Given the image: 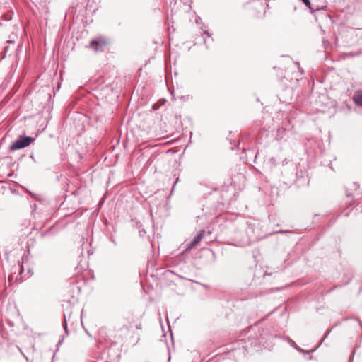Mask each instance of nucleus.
Returning a JSON list of instances; mask_svg holds the SVG:
<instances>
[{
  "instance_id": "1",
  "label": "nucleus",
  "mask_w": 362,
  "mask_h": 362,
  "mask_svg": "<svg viewBox=\"0 0 362 362\" xmlns=\"http://www.w3.org/2000/svg\"><path fill=\"white\" fill-rule=\"evenodd\" d=\"M32 141L33 139L30 136H20L18 139L11 144L10 148L11 150L23 148L28 146Z\"/></svg>"
},
{
  "instance_id": "2",
  "label": "nucleus",
  "mask_w": 362,
  "mask_h": 362,
  "mask_svg": "<svg viewBox=\"0 0 362 362\" xmlns=\"http://www.w3.org/2000/svg\"><path fill=\"white\" fill-rule=\"evenodd\" d=\"M111 349H104L100 356L91 361V362H114L115 361V357L110 356Z\"/></svg>"
},
{
  "instance_id": "3",
  "label": "nucleus",
  "mask_w": 362,
  "mask_h": 362,
  "mask_svg": "<svg viewBox=\"0 0 362 362\" xmlns=\"http://www.w3.org/2000/svg\"><path fill=\"white\" fill-rule=\"evenodd\" d=\"M106 45V42L102 40H93L90 42V47L96 52L103 51Z\"/></svg>"
},
{
  "instance_id": "4",
  "label": "nucleus",
  "mask_w": 362,
  "mask_h": 362,
  "mask_svg": "<svg viewBox=\"0 0 362 362\" xmlns=\"http://www.w3.org/2000/svg\"><path fill=\"white\" fill-rule=\"evenodd\" d=\"M204 230H201L199 234L194 237L193 240L187 245V250H191L194 247L197 246L202 240L204 235Z\"/></svg>"
},
{
  "instance_id": "5",
  "label": "nucleus",
  "mask_w": 362,
  "mask_h": 362,
  "mask_svg": "<svg viewBox=\"0 0 362 362\" xmlns=\"http://www.w3.org/2000/svg\"><path fill=\"white\" fill-rule=\"evenodd\" d=\"M353 100L356 105L362 107V90H358L354 93Z\"/></svg>"
},
{
  "instance_id": "6",
  "label": "nucleus",
  "mask_w": 362,
  "mask_h": 362,
  "mask_svg": "<svg viewBox=\"0 0 362 362\" xmlns=\"http://www.w3.org/2000/svg\"><path fill=\"white\" fill-rule=\"evenodd\" d=\"M300 1H302L308 9H310L311 13H314L315 11L311 7V4H310V0H300Z\"/></svg>"
},
{
  "instance_id": "7",
  "label": "nucleus",
  "mask_w": 362,
  "mask_h": 362,
  "mask_svg": "<svg viewBox=\"0 0 362 362\" xmlns=\"http://www.w3.org/2000/svg\"><path fill=\"white\" fill-rule=\"evenodd\" d=\"M362 54V51H358V52H349V53H347L346 54H347L348 56L354 57V56L359 55V54Z\"/></svg>"
},
{
  "instance_id": "8",
  "label": "nucleus",
  "mask_w": 362,
  "mask_h": 362,
  "mask_svg": "<svg viewBox=\"0 0 362 362\" xmlns=\"http://www.w3.org/2000/svg\"><path fill=\"white\" fill-rule=\"evenodd\" d=\"M269 163L271 164L272 166L276 165V159L274 158H271L269 160Z\"/></svg>"
},
{
  "instance_id": "9",
  "label": "nucleus",
  "mask_w": 362,
  "mask_h": 362,
  "mask_svg": "<svg viewBox=\"0 0 362 362\" xmlns=\"http://www.w3.org/2000/svg\"><path fill=\"white\" fill-rule=\"evenodd\" d=\"M290 343H291V344L293 346H294V347H295V348H296L298 351H300V352H302V351H303V350H302L301 349H300V348H298V347L296 346L295 343H294V341H293L290 340Z\"/></svg>"
},
{
  "instance_id": "10",
  "label": "nucleus",
  "mask_w": 362,
  "mask_h": 362,
  "mask_svg": "<svg viewBox=\"0 0 362 362\" xmlns=\"http://www.w3.org/2000/svg\"><path fill=\"white\" fill-rule=\"evenodd\" d=\"M136 328L137 329H141V328H142V325H141V323L137 324V325H136Z\"/></svg>"
},
{
  "instance_id": "11",
  "label": "nucleus",
  "mask_w": 362,
  "mask_h": 362,
  "mask_svg": "<svg viewBox=\"0 0 362 362\" xmlns=\"http://www.w3.org/2000/svg\"><path fill=\"white\" fill-rule=\"evenodd\" d=\"M204 35H206L207 37H210V34H209V32H207V31H205V32L204 33Z\"/></svg>"
},
{
  "instance_id": "12",
  "label": "nucleus",
  "mask_w": 362,
  "mask_h": 362,
  "mask_svg": "<svg viewBox=\"0 0 362 362\" xmlns=\"http://www.w3.org/2000/svg\"><path fill=\"white\" fill-rule=\"evenodd\" d=\"M286 163H287V160H286V159H284L283 160V165L286 164Z\"/></svg>"
},
{
  "instance_id": "13",
  "label": "nucleus",
  "mask_w": 362,
  "mask_h": 362,
  "mask_svg": "<svg viewBox=\"0 0 362 362\" xmlns=\"http://www.w3.org/2000/svg\"><path fill=\"white\" fill-rule=\"evenodd\" d=\"M66 325H67V323H66V322L65 321L64 328H65V329H66Z\"/></svg>"
},
{
  "instance_id": "14",
  "label": "nucleus",
  "mask_w": 362,
  "mask_h": 362,
  "mask_svg": "<svg viewBox=\"0 0 362 362\" xmlns=\"http://www.w3.org/2000/svg\"><path fill=\"white\" fill-rule=\"evenodd\" d=\"M123 329H124V330H127V327H126V326H124V327H123Z\"/></svg>"
},
{
  "instance_id": "15",
  "label": "nucleus",
  "mask_w": 362,
  "mask_h": 362,
  "mask_svg": "<svg viewBox=\"0 0 362 362\" xmlns=\"http://www.w3.org/2000/svg\"><path fill=\"white\" fill-rule=\"evenodd\" d=\"M329 334V332L327 333L326 335H325V338L327 337V334Z\"/></svg>"
}]
</instances>
